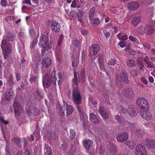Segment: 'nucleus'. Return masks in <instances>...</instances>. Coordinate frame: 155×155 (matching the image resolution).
<instances>
[{
	"label": "nucleus",
	"mask_w": 155,
	"mask_h": 155,
	"mask_svg": "<svg viewBox=\"0 0 155 155\" xmlns=\"http://www.w3.org/2000/svg\"><path fill=\"white\" fill-rule=\"evenodd\" d=\"M117 109L120 113L124 114L127 112H128V110L127 109H126L122 106L119 105L118 106Z\"/></svg>",
	"instance_id": "38"
},
{
	"label": "nucleus",
	"mask_w": 155,
	"mask_h": 155,
	"mask_svg": "<svg viewBox=\"0 0 155 155\" xmlns=\"http://www.w3.org/2000/svg\"><path fill=\"white\" fill-rule=\"evenodd\" d=\"M88 117L87 116H83L82 119L80 118L81 120L82 121L83 124V126L84 128L86 127V124L87 122Z\"/></svg>",
	"instance_id": "45"
},
{
	"label": "nucleus",
	"mask_w": 155,
	"mask_h": 155,
	"mask_svg": "<svg viewBox=\"0 0 155 155\" xmlns=\"http://www.w3.org/2000/svg\"><path fill=\"white\" fill-rule=\"evenodd\" d=\"M90 120V122L93 124L96 125L98 124L99 123V120L97 116L94 113L90 114L89 115Z\"/></svg>",
	"instance_id": "13"
},
{
	"label": "nucleus",
	"mask_w": 155,
	"mask_h": 155,
	"mask_svg": "<svg viewBox=\"0 0 155 155\" xmlns=\"http://www.w3.org/2000/svg\"><path fill=\"white\" fill-rule=\"evenodd\" d=\"M67 147V145L66 143H63L62 144L60 147V149L62 150H66Z\"/></svg>",
	"instance_id": "57"
},
{
	"label": "nucleus",
	"mask_w": 155,
	"mask_h": 155,
	"mask_svg": "<svg viewBox=\"0 0 155 155\" xmlns=\"http://www.w3.org/2000/svg\"><path fill=\"white\" fill-rule=\"evenodd\" d=\"M116 82L117 87L119 88H122L124 85L123 84V81L121 76H120L119 74H117L115 76Z\"/></svg>",
	"instance_id": "15"
},
{
	"label": "nucleus",
	"mask_w": 155,
	"mask_h": 155,
	"mask_svg": "<svg viewBox=\"0 0 155 155\" xmlns=\"http://www.w3.org/2000/svg\"><path fill=\"white\" fill-rule=\"evenodd\" d=\"M128 113L131 116L134 117L138 114V112L136 108H133L130 109Z\"/></svg>",
	"instance_id": "29"
},
{
	"label": "nucleus",
	"mask_w": 155,
	"mask_h": 155,
	"mask_svg": "<svg viewBox=\"0 0 155 155\" xmlns=\"http://www.w3.org/2000/svg\"><path fill=\"white\" fill-rule=\"evenodd\" d=\"M139 6V4L136 2H134L129 3L128 4V8L131 10L135 11L136 10Z\"/></svg>",
	"instance_id": "18"
},
{
	"label": "nucleus",
	"mask_w": 155,
	"mask_h": 155,
	"mask_svg": "<svg viewBox=\"0 0 155 155\" xmlns=\"http://www.w3.org/2000/svg\"><path fill=\"white\" fill-rule=\"evenodd\" d=\"M28 83L27 82V81L24 79L23 80L21 84L20 85V86L22 89H24L25 86H28Z\"/></svg>",
	"instance_id": "47"
},
{
	"label": "nucleus",
	"mask_w": 155,
	"mask_h": 155,
	"mask_svg": "<svg viewBox=\"0 0 155 155\" xmlns=\"http://www.w3.org/2000/svg\"><path fill=\"white\" fill-rule=\"evenodd\" d=\"M95 8L93 7L91 8L89 10V19L91 21L92 20L94 16V13L95 11Z\"/></svg>",
	"instance_id": "36"
},
{
	"label": "nucleus",
	"mask_w": 155,
	"mask_h": 155,
	"mask_svg": "<svg viewBox=\"0 0 155 155\" xmlns=\"http://www.w3.org/2000/svg\"><path fill=\"white\" fill-rule=\"evenodd\" d=\"M33 96L35 99L37 101H40L43 98V94L38 88L35 90Z\"/></svg>",
	"instance_id": "10"
},
{
	"label": "nucleus",
	"mask_w": 155,
	"mask_h": 155,
	"mask_svg": "<svg viewBox=\"0 0 155 155\" xmlns=\"http://www.w3.org/2000/svg\"><path fill=\"white\" fill-rule=\"evenodd\" d=\"M126 42L125 41H120L119 42V45L120 46L123 48L125 46L126 44Z\"/></svg>",
	"instance_id": "58"
},
{
	"label": "nucleus",
	"mask_w": 155,
	"mask_h": 155,
	"mask_svg": "<svg viewBox=\"0 0 155 155\" xmlns=\"http://www.w3.org/2000/svg\"><path fill=\"white\" fill-rule=\"evenodd\" d=\"M70 140H73L76 135V132L73 129H70L69 131V134H68Z\"/></svg>",
	"instance_id": "37"
},
{
	"label": "nucleus",
	"mask_w": 155,
	"mask_h": 155,
	"mask_svg": "<svg viewBox=\"0 0 155 155\" xmlns=\"http://www.w3.org/2000/svg\"><path fill=\"white\" fill-rule=\"evenodd\" d=\"M1 47L4 54V58L6 59L8 55L11 52V45L6 40H3L2 42Z\"/></svg>",
	"instance_id": "4"
},
{
	"label": "nucleus",
	"mask_w": 155,
	"mask_h": 155,
	"mask_svg": "<svg viewBox=\"0 0 155 155\" xmlns=\"http://www.w3.org/2000/svg\"><path fill=\"white\" fill-rule=\"evenodd\" d=\"M13 107L15 114L17 115L20 114L22 109L21 104L15 100L14 103Z\"/></svg>",
	"instance_id": "7"
},
{
	"label": "nucleus",
	"mask_w": 155,
	"mask_h": 155,
	"mask_svg": "<svg viewBox=\"0 0 155 155\" xmlns=\"http://www.w3.org/2000/svg\"><path fill=\"white\" fill-rule=\"evenodd\" d=\"M52 61L51 58H46L43 59L42 62V66L43 67L48 68L51 64Z\"/></svg>",
	"instance_id": "22"
},
{
	"label": "nucleus",
	"mask_w": 155,
	"mask_h": 155,
	"mask_svg": "<svg viewBox=\"0 0 155 155\" xmlns=\"http://www.w3.org/2000/svg\"><path fill=\"white\" fill-rule=\"evenodd\" d=\"M46 151L45 155H52V149L50 147L47 146L46 147Z\"/></svg>",
	"instance_id": "44"
},
{
	"label": "nucleus",
	"mask_w": 155,
	"mask_h": 155,
	"mask_svg": "<svg viewBox=\"0 0 155 155\" xmlns=\"http://www.w3.org/2000/svg\"><path fill=\"white\" fill-rule=\"evenodd\" d=\"M55 71L54 70L51 73H47L43 79V85L45 88H48L52 83L53 85L56 84V78L55 76Z\"/></svg>",
	"instance_id": "2"
},
{
	"label": "nucleus",
	"mask_w": 155,
	"mask_h": 155,
	"mask_svg": "<svg viewBox=\"0 0 155 155\" xmlns=\"http://www.w3.org/2000/svg\"><path fill=\"white\" fill-rule=\"evenodd\" d=\"M153 26H152L150 25H147L145 26V33L150 35L152 34L153 33L154 31L153 26H155V22L154 21L153 22Z\"/></svg>",
	"instance_id": "16"
},
{
	"label": "nucleus",
	"mask_w": 155,
	"mask_h": 155,
	"mask_svg": "<svg viewBox=\"0 0 155 155\" xmlns=\"http://www.w3.org/2000/svg\"><path fill=\"white\" fill-rule=\"evenodd\" d=\"M91 21L92 25L94 27L97 26L100 23V20L98 18H93Z\"/></svg>",
	"instance_id": "40"
},
{
	"label": "nucleus",
	"mask_w": 155,
	"mask_h": 155,
	"mask_svg": "<svg viewBox=\"0 0 155 155\" xmlns=\"http://www.w3.org/2000/svg\"><path fill=\"white\" fill-rule=\"evenodd\" d=\"M145 27L143 26L139 27L137 29V32L141 35H143L145 33Z\"/></svg>",
	"instance_id": "42"
},
{
	"label": "nucleus",
	"mask_w": 155,
	"mask_h": 155,
	"mask_svg": "<svg viewBox=\"0 0 155 155\" xmlns=\"http://www.w3.org/2000/svg\"><path fill=\"white\" fill-rule=\"evenodd\" d=\"M98 111L104 118L106 119L108 117V114L106 112L104 107H101Z\"/></svg>",
	"instance_id": "23"
},
{
	"label": "nucleus",
	"mask_w": 155,
	"mask_h": 155,
	"mask_svg": "<svg viewBox=\"0 0 155 155\" xmlns=\"http://www.w3.org/2000/svg\"><path fill=\"white\" fill-rule=\"evenodd\" d=\"M74 45L75 47L76 48H78V51H80V41L77 39L73 41L72 42Z\"/></svg>",
	"instance_id": "41"
},
{
	"label": "nucleus",
	"mask_w": 155,
	"mask_h": 155,
	"mask_svg": "<svg viewBox=\"0 0 155 155\" xmlns=\"http://www.w3.org/2000/svg\"><path fill=\"white\" fill-rule=\"evenodd\" d=\"M128 134L127 132H125L118 134L116 136V139L118 142L123 143L128 139Z\"/></svg>",
	"instance_id": "8"
},
{
	"label": "nucleus",
	"mask_w": 155,
	"mask_h": 155,
	"mask_svg": "<svg viewBox=\"0 0 155 155\" xmlns=\"http://www.w3.org/2000/svg\"><path fill=\"white\" fill-rule=\"evenodd\" d=\"M127 64L128 66L133 67L135 65L134 61L132 59H129L127 61Z\"/></svg>",
	"instance_id": "43"
},
{
	"label": "nucleus",
	"mask_w": 155,
	"mask_h": 155,
	"mask_svg": "<svg viewBox=\"0 0 155 155\" xmlns=\"http://www.w3.org/2000/svg\"><path fill=\"white\" fill-rule=\"evenodd\" d=\"M15 83V82L14 80L12 75H10L7 84L10 87H12Z\"/></svg>",
	"instance_id": "35"
},
{
	"label": "nucleus",
	"mask_w": 155,
	"mask_h": 155,
	"mask_svg": "<svg viewBox=\"0 0 155 155\" xmlns=\"http://www.w3.org/2000/svg\"><path fill=\"white\" fill-rule=\"evenodd\" d=\"M80 82L78 78H74L73 80V89L72 90V100L75 104H79L81 102L82 99L81 94L78 90V84Z\"/></svg>",
	"instance_id": "1"
},
{
	"label": "nucleus",
	"mask_w": 155,
	"mask_h": 155,
	"mask_svg": "<svg viewBox=\"0 0 155 155\" xmlns=\"http://www.w3.org/2000/svg\"><path fill=\"white\" fill-rule=\"evenodd\" d=\"M141 19L139 16H137L134 17L131 21V23L135 26H137L140 22Z\"/></svg>",
	"instance_id": "30"
},
{
	"label": "nucleus",
	"mask_w": 155,
	"mask_h": 155,
	"mask_svg": "<svg viewBox=\"0 0 155 155\" xmlns=\"http://www.w3.org/2000/svg\"><path fill=\"white\" fill-rule=\"evenodd\" d=\"M83 146L86 149H89L93 145V141L88 139H84L83 141Z\"/></svg>",
	"instance_id": "21"
},
{
	"label": "nucleus",
	"mask_w": 155,
	"mask_h": 155,
	"mask_svg": "<svg viewBox=\"0 0 155 155\" xmlns=\"http://www.w3.org/2000/svg\"><path fill=\"white\" fill-rule=\"evenodd\" d=\"M8 2L6 0H1L0 4L3 7H6L8 5Z\"/></svg>",
	"instance_id": "54"
},
{
	"label": "nucleus",
	"mask_w": 155,
	"mask_h": 155,
	"mask_svg": "<svg viewBox=\"0 0 155 155\" xmlns=\"http://www.w3.org/2000/svg\"><path fill=\"white\" fill-rule=\"evenodd\" d=\"M51 28L52 31L59 32L60 31V28L58 23L55 20H53L51 23Z\"/></svg>",
	"instance_id": "14"
},
{
	"label": "nucleus",
	"mask_w": 155,
	"mask_h": 155,
	"mask_svg": "<svg viewBox=\"0 0 155 155\" xmlns=\"http://www.w3.org/2000/svg\"><path fill=\"white\" fill-rule=\"evenodd\" d=\"M90 48V54L91 56L96 55L100 49L99 45L97 44L92 45Z\"/></svg>",
	"instance_id": "11"
},
{
	"label": "nucleus",
	"mask_w": 155,
	"mask_h": 155,
	"mask_svg": "<svg viewBox=\"0 0 155 155\" xmlns=\"http://www.w3.org/2000/svg\"><path fill=\"white\" fill-rule=\"evenodd\" d=\"M120 75V76H121V78L122 77L123 78H124L123 81L125 83H128L129 80L128 79V76L127 73L124 70L121 71Z\"/></svg>",
	"instance_id": "28"
},
{
	"label": "nucleus",
	"mask_w": 155,
	"mask_h": 155,
	"mask_svg": "<svg viewBox=\"0 0 155 155\" xmlns=\"http://www.w3.org/2000/svg\"><path fill=\"white\" fill-rule=\"evenodd\" d=\"M99 65V67L101 70L102 71H105V70L104 68V67L103 63H101L98 64Z\"/></svg>",
	"instance_id": "62"
},
{
	"label": "nucleus",
	"mask_w": 155,
	"mask_h": 155,
	"mask_svg": "<svg viewBox=\"0 0 155 155\" xmlns=\"http://www.w3.org/2000/svg\"><path fill=\"white\" fill-rule=\"evenodd\" d=\"M29 31L30 37L33 38L35 35L34 29L31 28L29 30Z\"/></svg>",
	"instance_id": "49"
},
{
	"label": "nucleus",
	"mask_w": 155,
	"mask_h": 155,
	"mask_svg": "<svg viewBox=\"0 0 155 155\" xmlns=\"http://www.w3.org/2000/svg\"><path fill=\"white\" fill-rule=\"evenodd\" d=\"M99 35L101 39L102 40L104 41L105 40V38L104 36L103 35V33L101 31H100L99 33Z\"/></svg>",
	"instance_id": "63"
},
{
	"label": "nucleus",
	"mask_w": 155,
	"mask_h": 155,
	"mask_svg": "<svg viewBox=\"0 0 155 155\" xmlns=\"http://www.w3.org/2000/svg\"><path fill=\"white\" fill-rule=\"evenodd\" d=\"M47 44V46H49V48H46L45 50V52L48 51V50L50 49L51 48L54 47V43L53 42V41L52 39H50V43L49 42V41L48 42Z\"/></svg>",
	"instance_id": "39"
},
{
	"label": "nucleus",
	"mask_w": 155,
	"mask_h": 155,
	"mask_svg": "<svg viewBox=\"0 0 155 155\" xmlns=\"http://www.w3.org/2000/svg\"><path fill=\"white\" fill-rule=\"evenodd\" d=\"M137 62L138 64H139V68L141 70L143 71L144 69L143 68L145 67V66L143 64V61H140L139 60H137Z\"/></svg>",
	"instance_id": "46"
},
{
	"label": "nucleus",
	"mask_w": 155,
	"mask_h": 155,
	"mask_svg": "<svg viewBox=\"0 0 155 155\" xmlns=\"http://www.w3.org/2000/svg\"><path fill=\"white\" fill-rule=\"evenodd\" d=\"M74 103L75 104V103ZM80 104L81 103L79 104H78V105L77 106V107L79 112L80 118H81V119H82V117H83V116H86V115L85 114H84L83 107L82 106L79 105V104Z\"/></svg>",
	"instance_id": "24"
},
{
	"label": "nucleus",
	"mask_w": 155,
	"mask_h": 155,
	"mask_svg": "<svg viewBox=\"0 0 155 155\" xmlns=\"http://www.w3.org/2000/svg\"><path fill=\"white\" fill-rule=\"evenodd\" d=\"M38 75H34L33 74L30 75L29 81L31 84H35L38 81Z\"/></svg>",
	"instance_id": "27"
},
{
	"label": "nucleus",
	"mask_w": 155,
	"mask_h": 155,
	"mask_svg": "<svg viewBox=\"0 0 155 155\" xmlns=\"http://www.w3.org/2000/svg\"><path fill=\"white\" fill-rule=\"evenodd\" d=\"M143 144L149 149L154 148L155 147V140L147 139L144 141Z\"/></svg>",
	"instance_id": "12"
},
{
	"label": "nucleus",
	"mask_w": 155,
	"mask_h": 155,
	"mask_svg": "<svg viewBox=\"0 0 155 155\" xmlns=\"http://www.w3.org/2000/svg\"><path fill=\"white\" fill-rule=\"evenodd\" d=\"M146 111L141 110L140 111V114L141 117L147 120H149L152 118V116L149 113L146 112Z\"/></svg>",
	"instance_id": "20"
},
{
	"label": "nucleus",
	"mask_w": 155,
	"mask_h": 155,
	"mask_svg": "<svg viewBox=\"0 0 155 155\" xmlns=\"http://www.w3.org/2000/svg\"><path fill=\"white\" fill-rule=\"evenodd\" d=\"M125 143L131 150L133 149L135 147L136 145L135 143L132 140L127 141Z\"/></svg>",
	"instance_id": "31"
},
{
	"label": "nucleus",
	"mask_w": 155,
	"mask_h": 155,
	"mask_svg": "<svg viewBox=\"0 0 155 155\" xmlns=\"http://www.w3.org/2000/svg\"><path fill=\"white\" fill-rule=\"evenodd\" d=\"M130 74L133 76H136L138 75L139 72L137 70L131 71Z\"/></svg>",
	"instance_id": "53"
},
{
	"label": "nucleus",
	"mask_w": 155,
	"mask_h": 155,
	"mask_svg": "<svg viewBox=\"0 0 155 155\" xmlns=\"http://www.w3.org/2000/svg\"><path fill=\"white\" fill-rule=\"evenodd\" d=\"M133 92L130 88H126L124 90V95L126 97L131 98L132 97Z\"/></svg>",
	"instance_id": "19"
},
{
	"label": "nucleus",
	"mask_w": 155,
	"mask_h": 155,
	"mask_svg": "<svg viewBox=\"0 0 155 155\" xmlns=\"http://www.w3.org/2000/svg\"><path fill=\"white\" fill-rule=\"evenodd\" d=\"M135 135L138 137H142L144 134V131L141 129L136 130L134 131Z\"/></svg>",
	"instance_id": "32"
},
{
	"label": "nucleus",
	"mask_w": 155,
	"mask_h": 155,
	"mask_svg": "<svg viewBox=\"0 0 155 155\" xmlns=\"http://www.w3.org/2000/svg\"><path fill=\"white\" fill-rule=\"evenodd\" d=\"M69 15L73 18H74L76 16L78 17V15L77 13L74 11H71L69 13Z\"/></svg>",
	"instance_id": "51"
},
{
	"label": "nucleus",
	"mask_w": 155,
	"mask_h": 155,
	"mask_svg": "<svg viewBox=\"0 0 155 155\" xmlns=\"http://www.w3.org/2000/svg\"><path fill=\"white\" fill-rule=\"evenodd\" d=\"M15 36V34L11 32H8L6 34V39L8 41H12L14 40Z\"/></svg>",
	"instance_id": "25"
},
{
	"label": "nucleus",
	"mask_w": 155,
	"mask_h": 155,
	"mask_svg": "<svg viewBox=\"0 0 155 155\" xmlns=\"http://www.w3.org/2000/svg\"><path fill=\"white\" fill-rule=\"evenodd\" d=\"M16 80L17 81H19L20 80L21 76L20 74L17 73H15Z\"/></svg>",
	"instance_id": "60"
},
{
	"label": "nucleus",
	"mask_w": 155,
	"mask_h": 155,
	"mask_svg": "<svg viewBox=\"0 0 155 155\" xmlns=\"http://www.w3.org/2000/svg\"><path fill=\"white\" fill-rule=\"evenodd\" d=\"M108 152L111 154H115L117 151V148L112 143H110L108 145Z\"/></svg>",
	"instance_id": "17"
},
{
	"label": "nucleus",
	"mask_w": 155,
	"mask_h": 155,
	"mask_svg": "<svg viewBox=\"0 0 155 155\" xmlns=\"http://www.w3.org/2000/svg\"><path fill=\"white\" fill-rule=\"evenodd\" d=\"M58 77L59 78V80L58 81V84L60 85L61 83V81L62 79V76L61 73L59 72L58 73Z\"/></svg>",
	"instance_id": "59"
},
{
	"label": "nucleus",
	"mask_w": 155,
	"mask_h": 155,
	"mask_svg": "<svg viewBox=\"0 0 155 155\" xmlns=\"http://www.w3.org/2000/svg\"><path fill=\"white\" fill-rule=\"evenodd\" d=\"M102 31L104 35L106 37V39L107 38L110 36V33L107 30H103Z\"/></svg>",
	"instance_id": "48"
},
{
	"label": "nucleus",
	"mask_w": 155,
	"mask_h": 155,
	"mask_svg": "<svg viewBox=\"0 0 155 155\" xmlns=\"http://www.w3.org/2000/svg\"><path fill=\"white\" fill-rule=\"evenodd\" d=\"M82 34L84 36L87 35L88 33V31L85 29H83L81 31Z\"/></svg>",
	"instance_id": "64"
},
{
	"label": "nucleus",
	"mask_w": 155,
	"mask_h": 155,
	"mask_svg": "<svg viewBox=\"0 0 155 155\" xmlns=\"http://www.w3.org/2000/svg\"><path fill=\"white\" fill-rule=\"evenodd\" d=\"M50 137L52 139H56L58 138L57 136L54 132L51 133Z\"/></svg>",
	"instance_id": "61"
},
{
	"label": "nucleus",
	"mask_w": 155,
	"mask_h": 155,
	"mask_svg": "<svg viewBox=\"0 0 155 155\" xmlns=\"http://www.w3.org/2000/svg\"><path fill=\"white\" fill-rule=\"evenodd\" d=\"M37 42V39L35 38L33 39L32 43L30 45L31 48H33L35 47Z\"/></svg>",
	"instance_id": "50"
},
{
	"label": "nucleus",
	"mask_w": 155,
	"mask_h": 155,
	"mask_svg": "<svg viewBox=\"0 0 155 155\" xmlns=\"http://www.w3.org/2000/svg\"><path fill=\"white\" fill-rule=\"evenodd\" d=\"M83 16H79L78 15V18L79 21L81 22V25L82 26H83L84 24V22L83 20Z\"/></svg>",
	"instance_id": "52"
},
{
	"label": "nucleus",
	"mask_w": 155,
	"mask_h": 155,
	"mask_svg": "<svg viewBox=\"0 0 155 155\" xmlns=\"http://www.w3.org/2000/svg\"><path fill=\"white\" fill-rule=\"evenodd\" d=\"M31 151L30 150L26 148L25 149V151L24 153V155H30Z\"/></svg>",
	"instance_id": "55"
},
{
	"label": "nucleus",
	"mask_w": 155,
	"mask_h": 155,
	"mask_svg": "<svg viewBox=\"0 0 155 155\" xmlns=\"http://www.w3.org/2000/svg\"><path fill=\"white\" fill-rule=\"evenodd\" d=\"M13 142L15 143L17 146L19 148L22 147L23 141L22 140L18 138H16L13 140Z\"/></svg>",
	"instance_id": "26"
},
{
	"label": "nucleus",
	"mask_w": 155,
	"mask_h": 155,
	"mask_svg": "<svg viewBox=\"0 0 155 155\" xmlns=\"http://www.w3.org/2000/svg\"><path fill=\"white\" fill-rule=\"evenodd\" d=\"M137 104L139 106L140 108L147 111L149 108V104L145 98H140L136 101Z\"/></svg>",
	"instance_id": "5"
},
{
	"label": "nucleus",
	"mask_w": 155,
	"mask_h": 155,
	"mask_svg": "<svg viewBox=\"0 0 155 155\" xmlns=\"http://www.w3.org/2000/svg\"><path fill=\"white\" fill-rule=\"evenodd\" d=\"M137 155H147V151L145 147L142 145L137 146L136 148Z\"/></svg>",
	"instance_id": "9"
},
{
	"label": "nucleus",
	"mask_w": 155,
	"mask_h": 155,
	"mask_svg": "<svg viewBox=\"0 0 155 155\" xmlns=\"http://www.w3.org/2000/svg\"><path fill=\"white\" fill-rule=\"evenodd\" d=\"M67 115H69L71 114L73 111L74 108L71 105H66Z\"/></svg>",
	"instance_id": "34"
},
{
	"label": "nucleus",
	"mask_w": 155,
	"mask_h": 155,
	"mask_svg": "<svg viewBox=\"0 0 155 155\" xmlns=\"http://www.w3.org/2000/svg\"><path fill=\"white\" fill-rule=\"evenodd\" d=\"M14 96V91L12 88H10L7 90L4 95L5 100L8 101L12 100Z\"/></svg>",
	"instance_id": "6"
},
{
	"label": "nucleus",
	"mask_w": 155,
	"mask_h": 155,
	"mask_svg": "<svg viewBox=\"0 0 155 155\" xmlns=\"http://www.w3.org/2000/svg\"><path fill=\"white\" fill-rule=\"evenodd\" d=\"M57 107L59 110L58 114L59 115L62 117L65 116L64 110L63 109V107L61 106V105L60 104H58Z\"/></svg>",
	"instance_id": "33"
},
{
	"label": "nucleus",
	"mask_w": 155,
	"mask_h": 155,
	"mask_svg": "<svg viewBox=\"0 0 155 155\" xmlns=\"http://www.w3.org/2000/svg\"><path fill=\"white\" fill-rule=\"evenodd\" d=\"M26 114L28 117H29L31 115V112L30 108L28 107L26 109Z\"/></svg>",
	"instance_id": "56"
},
{
	"label": "nucleus",
	"mask_w": 155,
	"mask_h": 155,
	"mask_svg": "<svg viewBox=\"0 0 155 155\" xmlns=\"http://www.w3.org/2000/svg\"><path fill=\"white\" fill-rule=\"evenodd\" d=\"M49 41V38L48 35H41L40 37L39 46L42 48L41 55L43 56L44 55L45 50L46 48H49V46L47 45L48 42Z\"/></svg>",
	"instance_id": "3"
}]
</instances>
